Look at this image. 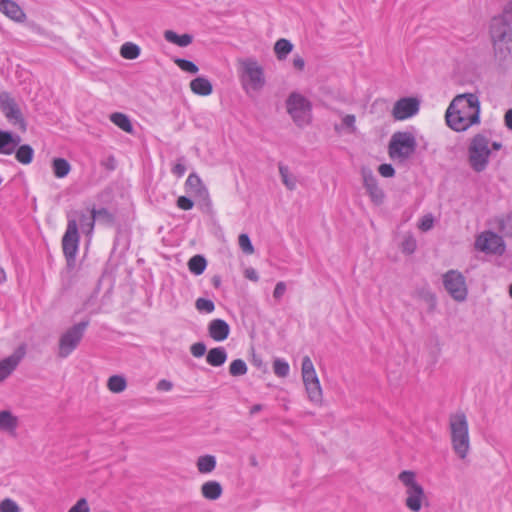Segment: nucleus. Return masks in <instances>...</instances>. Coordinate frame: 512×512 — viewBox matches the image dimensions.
<instances>
[{
    "label": "nucleus",
    "instance_id": "1",
    "mask_svg": "<svg viewBox=\"0 0 512 512\" xmlns=\"http://www.w3.org/2000/svg\"><path fill=\"white\" fill-rule=\"evenodd\" d=\"M445 119L447 125L456 132H463L480 123V101L476 94L457 95L449 104Z\"/></svg>",
    "mask_w": 512,
    "mask_h": 512
},
{
    "label": "nucleus",
    "instance_id": "2",
    "mask_svg": "<svg viewBox=\"0 0 512 512\" xmlns=\"http://www.w3.org/2000/svg\"><path fill=\"white\" fill-rule=\"evenodd\" d=\"M451 442L454 452L464 459L470 450L469 428L463 412L452 414L449 419Z\"/></svg>",
    "mask_w": 512,
    "mask_h": 512
},
{
    "label": "nucleus",
    "instance_id": "3",
    "mask_svg": "<svg viewBox=\"0 0 512 512\" xmlns=\"http://www.w3.org/2000/svg\"><path fill=\"white\" fill-rule=\"evenodd\" d=\"M398 480L405 487L406 507L412 512H419L426 496L424 488L416 479V473L411 470H404L399 473Z\"/></svg>",
    "mask_w": 512,
    "mask_h": 512
},
{
    "label": "nucleus",
    "instance_id": "4",
    "mask_svg": "<svg viewBox=\"0 0 512 512\" xmlns=\"http://www.w3.org/2000/svg\"><path fill=\"white\" fill-rule=\"evenodd\" d=\"M416 149L415 136L408 131H398L391 136L388 154L391 159L404 162L415 153Z\"/></svg>",
    "mask_w": 512,
    "mask_h": 512
},
{
    "label": "nucleus",
    "instance_id": "5",
    "mask_svg": "<svg viewBox=\"0 0 512 512\" xmlns=\"http://www.w3.org/2000/svg\"><path fill=\"white\" fill-rule=\"evenodd\" d=\"M490 140L482 133L476 134L468 146V161L475 172H482L487 168L491 150Z\"/></svg>",
    "mask_w": 512,
    "mask_h": 512
},
{
    "label": "nucleus",
    "instance_id": "6",
    "mask_svg": "<svg viewBox=\"0 0 512 512\" xmlns=\"http://www.w3.org/2000/svg\"><path fill=\"white\" fill-rule=\"evenodd\" d=\"M89 326L88 320L80 321L67 329L59 338L58 352L59 358L65 359L78 347L84 333Z\"/></svg>",
    "mask_w": 512,
    "mask_h": 512
},
{
    "label": "nucleus",
    "instance_id": "7",
    "mask_svg": "<svg viewBox=\"0 0 512 512\" xmlns=\"http://www.w3.org/2000/svg\"><path fill=\"white\" fill-rule=\"evenodd\" d=\"M287 112L298 126L309 122L311 111L310 102L301 94L293 92L286 101Z\"/></svg>",
    "mask_w": 512,
    "mask_h": 512
},
{
    "label": "nucleus",
    "instance_id": "8",
    "mask_svg": "<svg viewBox=\"0 0 512 512\" xmlns=\"http://www.w3.org/2000/svg\"><path fill=\"white\" fill-rule=\"evenodd\" d=\"M78 223L76 219L69 218L66 231L62 238V249L68 266L75 264V258L79 247Z\"/></svg>",
    "mask_w": 512,
    "mask_h": 512
},
{
    "label": "nucleus",
    "instance_id": "9",
    "mask_svg": "<svg viewBox=\"0 0 512 512\" xmlns=\"http://www.w3.org/2000/svg\"><path fill=\"white\" fill-rule=\"evenodd\" d=\"M242 82L245 89L253 91L261 90L265 85V77L262 67L252 59L242 61Z\"/></svg>",
    "mask_w": 512,
    "mask_h": 512
},
{
    "label": "nucleus",
    "instance_id": "10",
    "mask_svg": "<svg viewBox=\"0 0 512 512\" xmlns=\"http://www.w3.org/2000/svg\"><path fill=\"white\" fill-rule=\"evenodd\" d=\"M443 285L449 295L456 301L462 302L467 298V286L464 276L456 271L449 270L443 275Z\"/></svg>",
    "mask_w": 512,
    "mask_h": 512
},
{
    "label": "nucleus",
    "instance_id": "11",
    "mask_svg": "<svg viewBox=\"0 0 512 512\" xmlns=\"http://www.w3.org/2000/svg\"><path fill=\"white\" fill-rule=\"evenodd\" d=\"M0 109L10 123L17 125L21 131L26 130V122L21 110L10 93L5 91L0 93Z\"/></svg>",
    "mask_w": 512,
    "mask_h": 512
},
{
    "label": "nucleus",
    "instance_id": "12",
    "mask_svg": "<svg viewBox=\"0 0 512 512\" xmlns=\"http://www.w3.org/2000/svg\"><path fill=\"white\" fill-rule=\"evenodd\" d=\"M475 246L480 251L501 255L505 250L504 241L501 236L494 232L487 231L476 238Z\"/></svg>",
    "mask_w": 512,
    "mask_h": 512
},
{
    "label": "nucleus",
    "instance_id": "13",
    "mask_svg": "<svg viewBox=\"0 0 512 512\" xmlns=\"http://www.w3.org/2000/svg\"><path fill=\"white\" fill-rule=\"evenodd\" d=\"M419 107L420 102L416 98L404 97L396 101L392 115L396 120H404L416 115Z\"/></svg>",
    "mask_w": 512,
    "mask_h": 512
},
{
    "label": "nucleus",
    "instance_id": "14",
    "mask_svg": "<svg viewBox=\"0 0 512 512\" xmlns=\"http://www.w3.org/2000/svg\"><path fill=\"white\" fill-rule=\"evenodd\" d=\"M361 175L363 178V186L365 187L371 201L376 205L382 204L384 201V192L378 186V181L375 175L367 168H362Z\"/></svg>",
    "mask_w": 512,
    "mask_h": 512
},
{
    "label": "nucleus",
    "instance_id": "15",
    "mask_svg": "<svg viewBox=\"0 0 512 512\" xmlns=\"http://www.w3.org/2000/svg\"><path fill=\"white\" fill-rule=\"evenodd\" d=\"M25 355L24 347H19L10 356L0 360V383L7 379L17 368Z\"/></svg>",
    "mask_w": 512,
    "mask_h": 512
},
{
    "label": "nucleus",
    "instance_id": "16",
    "mask_svg": "<svg viewBox=\"0 0 512 512\" xmlns=\"http://www.w3.org/2000/svg\"><path fill=\"white\" fill-rule=\"evenodd\" d=\"M209 336L217 342L226 340L230 333V327L225 320L213 319L208 325Z\"/></svg>",
    "mask_w": 512,
    "mask_h": 512
},
{
    "label": "nucleus",
    "instance_id": "17",
    "mask_svg": "<svg viewBox=\"0 0 512 512\" xmlns=\"http://www.w3.org/2000/svg\"><path fill=\"white\" fill-rule=\"evenodd\" d=\"M495 56L505 61L512 56V35L492 40Z\"/></svg>",
    "mask_w": 512,
    "mask_h": 512
},
{
    "label": "nucleus",
    "instance_id": "18",
    "mask_svg": "<svg viewBox=\"0 0 512 512\" xmlns=\"http://www.w3.org/2000/svg\"><path fill=\"white\" fill-rule=\"evenodd\" d=\"M490 35L492 40L505 36H511V24L505 21L503 17H493L490 23Z\"/></svg>",
    "mask_w": 512,
    "mask_h": 512
},
{
    "label": "nucleus",
    "instance_id": "19",
    "mask_svg": "<svg viewBox=\"0 0 512 512\" xmlns=\"http://www.w3.org/2000/svg\"><path fill=\"white\" fill-rule=\"evenodd\" d=\"M0 11L17 23H23L27 18L23 9L13 0H6Z\"/></svg>",
    "mask_w": 512,
    "mask_h": 512
},
{
    "label": "nucleus",
    "instance_id": "20",
    "mask_svg": "<svg viewBox=\"0 0 512 512\" xmlns=\"http://www.w3.org/2000/svg\"><path fill=\"white\" fill-rule=\"evenodd\" d=\"M185 184L188 189L194 191L195 193L199 194L200 196H203L204 199L207 201V206H209V207L211 206L209 196H208V191L203 186L202 181L197 174H195V173L190 174L188 176Z\"/></svg>",
    "mask_w": 512,
    "mask_h": 512
},
{
    "label": "nucleus",
    "instance_id": "21",
    "mask_svg": "<svg viewBox=\"0 0 512 512\" xmlns=\"http://www.w3.org/2000/svg\"><path fill=\"white\" fill-rule=\"evenodd\" d=\"M190 89L194 94L200 96H208L213 91L211 82L202 76L196 77L190 82Z\"/></svg>",
    "mask_w": 512,
    "mask_h": 512
},
{
    "label": "nucleus",
    "instance_id": "22",
    "mask_svg": "<svg viewBox=\"0 0 512 512\" xmlns=\"http://www.w3.org/2000/svg\"><path fill=\"white\" fill-rule=\"evenodd\" d=\"M227 360V351L224 347H214L210 349L206 355V362L213 366H222Z\"/></svg>",
    "mask_w": 512,
    "mask_h": 512
},
{
    "label": "nucleus",
    "instance_id": "23",
    "mask_svg": "<svg viewBox=\"0 0 512 512\" xmlns=\"http://www.w3.org/2000/svg\"><path fill=\"white\" fill-rule=\"evenodd\" d=\"M301 373L303 383L305 386L307 384L315 382V379H319L316 374L314 364L309 356H304L302 359Z\"/></svg>",
    "mask_w": 512,
    "mask_h": 512
},
{
    "label": "nucleus",
    "instance_id": "24",
    "mask_svg": "<svg viewBox=\"0 0 512 512\" xmlns=\"http://www.w3.org/2000/svg\"><path fill=\"white\" fill-rule=\"evenodd\" d=\"M222 486L217 481H207L201 487V493L208 500H217L222 494Z\"/></svg>",
    "mask_w": 512,
    "mask_h": 512
},
{
    "label": "nucleus",
    "instance_id": "25",
    "mask_svg": "<svg viewBox=\"0 0 512 512\" xmlns=\"http://www.w3.org/2000/svg\"><path fill=\"white\" fill-rule=\"evenodd\" d=\"M18 426V418L10 411H0V430L14 432Z\"/></svg>",
    "mask_w": 512,
    "mask_h": 512
},
{
    "label": "nucleus",
    "instance_id": "26",
    "mask_svg": "<svg viewBox=\"0 0 512 512\" xmlns=\"http://www.w3.org/2000/svg\"><path fill=\"white\" fill-rule=\"evenodd\" d=\"M110 121L119 127L121 130L132 134L134 129L130 118L121 112H114L109 116Z\"/></svg>",
    "mask_w": 512,
    "mask_h": 512
},
{
    "label": "nucleus",
    "instance_id": "27",
    "mask_svg": "<svg viewBox=\"0 0 512 512\" xmlns=\"http://www.w3.org/2000/svg\"><path fill=\"white\" fill-rule=\"evenodd\" d=\"M164 38L173 44L178 45L179 47H186L190 45L193 41V37L190 34H182L178 35L176 32L172 30H166L164 32Z\"/></svg>",
    "mask_w": 512,
    "mask_h": 512
},
{
    "label": "nucleus",
    "instance_id": "28",
    "mask_svg": "<svg viewBox=\"0 0 512 512\" xmlns=\"http://www.w3.org/2000/svg\"><path fill=\"white\" fill-rule=\"evenodd\" d=\"M197 469L202 474L211 473L216 467V458L213 455H203L197 459Z\"/></svg>",
    "mask_w": 512,
    "mask_h": 512
},
{
    "label": "nucleus",
    "instance_id": "29",
    "mask_svg": "<svg viewBox=\"0 0 512 512\" xmlns=\"http://www.w3.org/2000/svg\"><path fill=\"white\" fill-rule=\"evenodd\" d=\"M496 228L505 237H512V212L495 219Z\"/></svg>",
    "mask_w": 512,
    "mask_h": 512
},
{
    "label": "nucleus",
    "instance_id": "30",
    "mask_svg": "<svg viewBox=\"0 0 512 512\" xmlns=\"http://www.w3.org/2000/svg\"><path fill=\"white\" fill-rule=\"evenodd\" d=\"M52 169L55 177L64 178L69 174L71 165L64 158H54L52 161Z\"/></svg>",
    "mask_w": 512,
    "mask_h": 512
},
{
    "label": "nucleus",
    "instance_id": "31",
    "mask_svg": "<svg viewBox=\"0 0 512 512\" xmlns=\"http://www.w3.org/2000/svg\"><path fill=\"white\" fill-rule=\"evenodd\" d=\"M278 168L282 183L285 185V187L290 191L295 190L297 184L296 177L290 173L289 168L286 165L279 163Z\"/></svg>",
    "mask_w": 512,
    "mask_h": 512
},
{
    "label": "nucleus",
    "instance_id": "32",
    "mask_svg": "<svg viewBox=\"0 0 512 512\" xmlns=\"http://www.w3.org/2000/svg\"><path fill=\"white\" fill-rule=\"evenodd\" d=\"M33 157L34 150L28 144L20 145L15 152L16 160L24 165L30 164L33 160Z\"/></svg>",
    "mask_w": 512,
    "mask_h": 512
},
{
    "label": "nucleus",
    "instance_id": "33",
    "mask_svg": "<svg viewBox=\"0 0 512 512\" xmlns=\"http://www.w3.org/2000/svg\"><path fill=\"white\" fill-rule=\"evenodd\" d=\"M207 266V261L202 255H194L188 261V268L194 275H201Z\"/></svg>",
    "mask_w": 512,
    "mask_h": 512
},
{
    "label": "nucleus",
    "instance_id": "34",
    "mask_svg": "<svg viewBox=\"0 0 512 512\" xmlns=\"http://www.w3.org/2000/svg\"><path fill=\"white\" fill-rule=\"evenodd\" d=\"M293 44L284 38H281L276 41L274 45V51L278 58V60H284L288 56V54L292 51Z\"/></svg>",
    "mask_w": 512,
    "mask_h": 512
},
{
    "label": "nucleus",
    "instance_id": "35",
    "mask_svg": "<svg viewBox=\"0 0 512 512\" xmlns=\"http://www.w3.org/2000/svg\"><path fill=\"white\" fill-rule=\"evenodd\" d=\"M305 388L310 401L314 403L322 401V388L319 379H315V382L307 384Z\"/></svg>",
    "mask_w": 512,
    "mask_h": 512
},
{
    "label": "nucleus",
    "instance_id": "36",
    "mask_svg": "<svg viewBox=\"0 0 512 512\" xmlns=\"http://www.w3.org/2000/svg\"><path fill=\"white\" fill-rule=\"evenodd\" d=\"M108 389L113 393H121L127 387L126 379L121 375H113L108 379Z\"/></svg>",
    "mask_w": 512,
    "mask_h": 512
},
{
    "label": "nucleus",
    "instance_id": "37",
    "mask_svg": "<svg viewBox=\"0 0 512 512\" xmlns=\"http://www.w3.org/2000/svg\"><path fill=\"white\" fill-rule=\"evenodd\" d=\"M120 54L128 60L136 59L140 55V47L132 42H126L121 46Z\"/></svg>",
    "mask_w": 512,
    "mask_h": 512
},
{
    "label": "nucleus",
    "instance_id": "38",
    "mask_svg": "<svg viewBox=\"0 0 512 512\" xmlns=\"http://www.w3.org/2000/svg\"><path fill=\"white\" fill-rule=\"evenodd\" d=\"M11 141V132L0 131V154L10 155L13 153V148H11Z\"/></svg>",
    "mask_w": 512,
    "mask_h": 512
},
{
    "label": "nucleus",
    "instance_id": "39",
    "mask_svg": "<svg viewBox=\"0 0 512 512\" xmlns=\"http://www.w3.org/2000/svg\"><path fill=\"white\" fill-rule=\"evenodd\" d=\"M273 372L276 376L285 378L289 375L290 366L288 362L281 358H276L273 361Z\"/></svg>",
    "mask_w": 512,
    "mask_h": 512
},
{
    "label": "nucleus",
    "instance_id": "40",
    "mask_svg": "<svg viewBox=\"0 0 512 512\" xmlns=\"http://www.w3.org/2000/svg\"><path fill=\"white\" fill-rule=\"evenodd\" d=\"M95 221L93 209L90 214L81 213L79 217V223L86 233H91L93 231Z\"/></svg>",
    "mask_w": 512,
    "mask_h": 512
},
{
    "label": "nucleus",
    "instance_id": "41",
    "mask_svg": "<svg viewBox=\"0 0 512 512\" xmlns=\"http://www.w3.org/2000/svg\"><path fill=\"white\" fill-rule=\"evenodd\" d=\"M229 373L234 377L243 376L247 373V365L242 359H235L229 366Z\"/></svg>",
    "mask_w": 512,
    "mask_h": 512
},
{
    "label": "nucleus",
    "instance_id": "42",
    "mask_svg": "<svg viewBox=\"0 0 512 512\" xmlns=\"http://www.w3.org/2000/svg\"><path fill=\"white\" fill-rule=\"evenodd\" d=\"M175 64L183 71L196 74L198 72V66L190 60L177 58Z\"/></svg>",
    "mask_w": 512,
    "mask_h": 512
},
{
    "label": "nucleus",
    "instance_id": "43",
    "mask_svg": "<svg viewBox=\"0 0 512 512\" xmlns=\"http://www.w3.org/2000/svg\"><path fill=\"white\" fill-rule=\"evenodd\" d=\"M195 307L200 312L212 313L215 309L214 302L206 298H198Z\"/></svg>",
    "mask_w": 512,
    "mask_h": 512
},
{
    "label": "nucleus",
    "instance_id": "44",
    "mask_svg": "<svg viewBox=\"0 0 512 512\" xmlns=\"http://www.w3.org/2000/svg\"><path fill=\"white\" fill-rule=\"evenodd\" d=\"M238 244L242 251L246 254H252L254 252V247L251 243V240L247 234H240L238 238Z\"/></svg>",
    "mask_w": 512,
    "mask_h": 512
},
{
    "label": "nucleus",
    "instance_id": "45",
    "mask_svg": "<svg viewBox=\"0 0 512 512\" xmlns=\"http://www.w3.org/2000/svg\"><path fill=\"white\" fill-rule=\"evenodd\" d=\"M19 505L12 499L6 498L0 502V512H20Z\"/></svg>",
    "mask_w": 512,
    "mask_h": 512
},
{
    "label": "nucleus",
    "instance_id": "46",
    "mask_svg": "<svg viewBox=\"0 0 512 512\" xmlns=\"http://www.w3.org/2000/svg\"><path fill=\"white\" fill-rule=\"evenodd\" d=\"M417 244L413 236L409 235L404 238L401 244L402 251L407 254H412L416 250Z\"/></svg>",
    "mask_w": 512,
    "mask_h": 512
},
{
    "label": "nucleus",
    "instance_id": "47",
    "mask_svg": "<svg viewBox=\"0 0 512 512\" xmlns=\"http://www.w3.org/2000/svg\"><path fill=\"white\" fill-rule=\"evenodd\" d=\"M93 212L97 221L111 223L113 220L111 213L106 208L93 209Z\"/></svg>",
    "mask_w": 512,
    "mask_h": 512
},
{
    "label": "nucleus",
    "instance_id": "48",
    "mask_svg": "<svg viewBox=\"0 0 512 512\" xmlns=\"http://www.w3.org/2000/svg\"><path fill=\"white\" fill-rule=\"evenodd\" d=\"M68 512H90L88 502L85 498H80Z\"/></svg>",
    "mask_w": 512,
    "mask_h": 512
},
{
    "label": "nucleus",
    "instance_id": "49",
    "mask_svg": "<svg viewBox=\"0 0 512 512\" xmlns=\"http://www.w3.org/2000/svg\"><path fill=\"white\" fill-rule=\"evenodd\" d=\"M190 352L194 357L200 358L206 353V345L203 342H196L190 347Z\"/></svg>",
    "mask_w": 512,
    "mask_h": 512
},
{
    "label": "nucleus",
    "instance_id": "50",
    "mask_svg": "<svg viewBox=\"0 0 512 512\" xmlns=\"http://www.w3.org/2000/svg\"><path fill=\"white\" fill-rule=\"evenodd\" d=\"M378 172L380 173L381 176L385 178H390L395 175V169L391 164H381L378 167Z\"/></svg>",
    "mask_w": 512,
    "mask_h": 512
},
{
    "label": "nucleus",
    "instance_id": "51",
    "mask_svg": "<svg viewBox=\"0 0 512 512\" xmlns=\"http://www.w3.org/2000/svg\"><path fill=\"white\" fill-rule=\"evenodd\" d=\"M177 206L182 209V210H190L193 208L194 206V203L193 201L186 197V196H180L178 199H177Z\"/></svg>",
    "mask_w": 512,
    "mask_h": 512
},
{
    "label": "nucleus",
    "instance_id": "52",
    "mask_svg": "<svg viewBox=\"0 0 512 512\" xmlns=\"http://www.w3.org/2000/svg\"><path fill=\"white\" fill-rule=\"evenodd\" d=\"M285 292H286L285 282H283V281L278 282L273 291L274 299L277 301H280Z\"/></svg>",
    "mask_w": 512,
    "mask_h": 512
},
{
    "label": "nucleus",
    "instance_id": "53",
    "mask_svg": "<svg viewBox=\"0 0 512 512\" xmlns=\"http://www.w3.org/2000/svg\"><path fill=\"white\" fill-rule=\"evenodd\" d=\"M355 122H356V118L353 114H348V115L344 116L342 119V125L348 129H350L351 132H354L356 129Z\"/></svg>",
    "mask_w": 512,
    "mask_h": 512
},
{
    "label": "nucleus",
    "instance_id": "54",
    "mask_svg": "<svg viewBox=\"0 0 512 512\" xmlns=\"http://www.w3.org/2000/svg\"><path fill=\"white\" fill-rule=\"evenodd\" d=\"M498 16L503 17L504 20L507 21L508 23H512V0L507 2V4L503 8L502 14Z\"/></svg>",
    "mask_w": 512,
    "mask_h": 512
},
{
    "label": "nucleus",
    "instance_id": "55",
    "mask_svg": "<svg viewBox=\"0 0 512 512\" xmlns=\"http://www.w3.org/2000/svg\"><path fill=\"white\" fill-rule=\"evenodd\" d=\"M433 226V218L431 216H425L420 225H419V228L422 229L423 231H427L429 229H431Z\"/></svg>",
    "mask_w": 512,
    "mask_h": 512
},
{
    "label": "nucleus",
    "instance_id": "56",
    "mask_svg": "<svg viewBox=\"0 0 512 512\" xmlns=\"http://www.w3.org/2000/svg\"><path fill=\"white\" fill-rule=\"evenodd\" d=\"M172 387H173L172 382H170L166 379H162L157 383V390H159V391L168 392L172 389Z\"/></svg>",
    "mask_w": 512,
    "mask_h": 512
},
{
    "label": "nucleus",
    "instance_id": "57",
    "mask_svg": "<svg viewBox=\"0 0 512 512\" xmlns=\"http://www.w3.org/2000/svg\"><path fill=\"white\" fill-rule=\"evenodd\" d=\"M186 172V166L182 163H177L172 168V173L177 177H182Z\"/></svg>",
    "mask_w": 512,
    "mask_h": 512
},
{
    "label": "nucleus",
    "instance_id": "58",
    "mask_svg": "<svg viewBox=\"0 0 512 512\" xmlns=\"http://www.w3.org/2000/svg\"><path fill=\"white\" fill-rule=\"evenodd\" d=\"M293 66L295 69L302 71L305 67L304 59L299 55H295L293 58Z\"/></svg>",
    "mask_w": 512,
    "mask_h": 512
},
{
    "label": "nucleus",
    "instance_id": "59",
    "mask_svg": "<svg viewBox=\"0 0 512 512\" xmlns=\"http://www.w3.org/2000/svg\"><path fill=\"white\" fill-rule=\"evenodd\" d=\"M245 277L254 282H257L259 280V276H258L256 270L253 268L246 269Z\"/></svg>",
    "mask_w": 512,
    "mask_h": 512
},
{
    "label": "nucleus",
    "instance_id": "60",
    "mask_svg": "<svg viewBox=\"0 0 512 512\" xmlns=\"http://www.w3.org/2000/svg\"><path fill=\"white\" fill-rule=\"evenodd\" d=\"M505 125L512 130V109H509L505 114Z\"/></svg>",
    "mask_w": 512,
    "mask_h": 512
},
{
    "label": "nucleus",
    "instance_id": "61",
    "mask_svg": "<svg viewBox=\"0 0 512 512\" xmlns=\"http://www.w3.org/2000/svg\"><path fill=\"white\" fill-rule=\"evenodd\" d=\"M21 142V137L17 134L12 133V141H11V148H13V152L15 151V147L18 146Z\"/></svg>",
    "mask_w": 512,
    "mask_h": 512
},
{
    "label": "nucleus",
    "instance_id": "62",
    "mask_svg": "<svg viewBox=\"0 0 512 512\" xmlns=\"http://www.w3.org/2000/svg\"><path fill=\"white\" fill-rule=\"evenodd\" d=\"M211 282L215 288H219L221 285V277L219 275H214L211 279Z\"/></svg>",
    "mask_w": 512,
    "mask_h": 512
},
{
    "label": "nucleus",
    "instance_id": "63",
    "mask_svg": "<svg viewBox=\"0 0 512 512\" xmlns=\"http://www.w3.org/2000/svg\"><path fill=\"white\" fill-rule=\"evenodd\" d=\"M263 409V406L261 404H255L250 408V414L254 415L258 412H260Z\"/></svg>",
    "mask_w": 512,
    "mask_h": 512
},
{
    "label": "nucleus",
    "instance_id": "64",
    "mask_svg": "<svg viewBox=\"0 0 512 512\" xmlns=\"http://www.w3.org/2000/svg\"><path fill=\"white\" fill-rule=\"evenodd\" d=\"M6 281V274L5 271L0 268V284L4 283Z\"/></svg>",
    "mask_w": 512,
    "mask_h": 512
}]
</instances>
